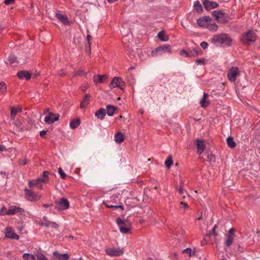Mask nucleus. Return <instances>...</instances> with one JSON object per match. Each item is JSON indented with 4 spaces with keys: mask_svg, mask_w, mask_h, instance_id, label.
Masks as SVG:
<instances>
[{
    "mask_svg": "<svg viewBox=\"0 0 260 260\" xmlns=\"http://www.w3.org/2000/svg\"><path fill=\"white\" fill-rule=\"evenodd\" d=\"M8 60L11 64L17 62V58L14 55H10L8 57Z\"/></svg>",
    "mask_w": 260,
    "mask_h": 260,
    "instance_id": "obj_41",
    "label": "nucleus"
},
{
    "mask_svg": "<svg viewBox=\"0 0 260 260\" xmlns=\"http://www.w3.org/2000/svg\"><path fill=\"white\" fill-rule=\"evenodd\" d=\"M256 40V34L251 30L243 33L240 38L241 43L245 46H250Z\"/></svg>",
    "mask_w": 260,
    "mask_h": 260,
    "instance_id": "obj_2",
    "label": "nucleus"
},
{
    "mask_svg": "<svg viewBox=\"0 0 260 260\" xmlns=\"http://www.w3.org/2000/svg\"><path fill=\"white\" fill-rule=\"evenodd\" d=\"M180 55L181 56H184L185 57H188V50H185L183 49V50H180Z\"/></svg>",
    "mask_w": 260,
    "mask_h": 260,
    "instance_id": "obj_47",
    "label": "nucleus"
},
{
    "mask_svg": "<svg viewBox=\"0 0 260 260\" xmlns=\"http://www.w3.org/2000/svg\"><path fill=\"white\" fill-rule=\"evenodd\" d=\"M39 184H40V182H39V180H38V179H37L36 180H30L28 182V185L30 188H31L34 186H37V185Z\"/></svg>",
    "mask_w": 260,
    "mask_h": 260,
    "instance_id": "obj_38",
    "label": "nucleus"
},
{
    "mask_svg": "<svg viewBox=\"0 0 260 260\" xmlns=\"http://www.w3.org/2000/svg\"><path fill=\"white\" fill-rule=\"evenodd\" d=\"M84 74V73L83 72V71H81V70L78 71L76 73V75H79V76H82Z\"/></svg>",
    "mask_w": 260,
    "mask_h": 260,
    "instance_id": "obj_59",
    "label": "nucleus"
},
{
    "mask_svg": "<svg viewBox=\"0 0 260 260\" xmlns=\"http://www.w3.org/2000/svg\"><path fill=\"white\" fill-rule=\"evenodd\" d=\"M212 42L216 46L230 47L232 44V39L229 34L221 33L214 35L212 39Z\"/></svg>",
    "mask_w": 260,
    "mask_h": 260,
    "instance_id": "obj_1",
    "label": "nucleus"
},
{
    "mask_svg": "<svg viewBox=\"0 0 260 260\" xmlns=\"http://www.w3.org/2000/svg\"><path fill=\"white\" fill-rule=\"evenodd\" d=\"M158 38L161 41L167 42L169 40V36L167 35L164 30L159 31L157 34Z\"/></svg>",
    "mask_w": 260,
    "mask_h": 260,
    "instance_id": "obj_26",
    "label": "nucleus"
},
{
    "mask_svg": "<svg viewBox=\"0 0 260 260\" xmlns=\"http://www.w3.org/2000/svg\"><path fill=\"white\" fill-rule=\"evenodd\" d=\"M106 114V110L103 108H100L95 113V116L98 117V118L103 120L105 118V116Z\"/></svg>",
    "mask_w": 260,
    "mask_h": 260,
    "instance_id": "obj_23",
    "label": "nucleus"
},
{
    "mask_svg": "<svg viewBox=\"0 0 260 260\" xmlns=\"http://www.w3.org/2000/svg\"><path fill=\"white\" fill-rule=\"evenodd\" d=\"M240 74L239 69L236 67H232L228 73V78L229 81L234 82L238 75Z\"/></svg>",
    "mask_w": 260,
    "mask_h": 260,
    "instance_id": "obj_8",
    "label": "nucleus"
},
{
    "mask_svg": "<svg viewBox=\"0 0 260 260\" xmlns=\"http://www.w3.org/2000/svg\"><path fill=\"white\" fill-rule=\"evenodd\" d=\"M106 78L105 75H98L94 77V82L95 84L104 82V78Z\"/></svg>",
    "mask_w": 260,
    "mask_h": 260,
    "instance_id": "obj_33",
    "label": "nucleus"
},
{
    "mask_svg": "<svg viewBox=\"0 0 260 260\" xmlns=\"http://www.w3.org/2000/svg\"><path fill=\"white\" fill-rule=\"evenodd\" d=\"M37 187L40 189H43V185L42 183H40L39 184H38Z\"/></svg>",
    "mask_w": 260,
    "mask_h": 260,
    "instance_id": "obj_64",
    "label": "nucleus"
},
{
    "mask_svg": "<svg viewBox=\"0 0 260 260\" xmlns=\"http://www.w3.org/2000/svg\"><path fill=\"white\" fill-rule=\"evenodd\" d=\"M196 142V144L197 146V152L199 154H201L203 152L205 148L204 141L203 140L197 139Z\"/></svg>",
    "mask_w": 260,
    "mask_h": 260,
    "instance_id": "obj_18",
    "label": "nucleus"
},
{
    "mask_svg": "<svg viewBox=\"0 0 260 260\" xmlns=\"http://www.w3.org/2000/svg\"><path fill=\"white\" fill-rule=\"evenodd\" d=\"M59 115L54 114L53 113L49 112L45 117V122L48 124H52L59 119Z\"/></svg>",
    "mask_w": 260,
    "mask_h": 260,
    "instance_id": "obj_10",
    "label": "nucleus"
},
{
    "mask_svg": "<svg viewBox=\"0 0 260 260\" xmlns=\"http://www.w3.org/2000/svg\"><path fill=\"white\" fill-rule=\"evenodd\" d=\"M91 39V36L88 35L87 36V41H88V44L89 45V51H90V41Z\"/></svg>",
    "mask_w": 260,
    "mask_h": 260,
    "instance_id": "obj_57",
    "label": "nucleus"
},
{
    "mask_svg": "<svg viewBox=\"0 0 260 260\" xmlns=\"http://www.w3.org/2000/svg\"><path fill=\"white\" fill-rule=\"evenodd\" d=\"M219 22H220L221 23H225L228 22L227 19L225 18H223V17L218 20Z\"/></svg>",
    "mask_w": 260,
    "mask_h": 260,
    "instance_id": "obj_58",
    "label": "nucleus"
},
{
    "mask_svg": "<svg viewBox=\"0 0 260 260\" xmlns=\"http://www.w3.org/2000/svg\"><path fill=\"white\" fill-rule=\"evenodd\" d=\"M7 90V85L3 81L0 82V93H3Z\"/></svg>",
    "mask_w": 260,
    "mask_h": 260,
    "instance_id": "obj_40",
    "label": "nucleus"
},
{
    "mask_svg": "<svg viewBox=\"0 0 260 260\" xmlns=\"http://www.w3.org/2000/svg\"><path fill=\"white\" fill-rule=\"evenodd\" d=\"M5 236L6 237L12 239H16L18 240L19 238V236L11 228H7L6 229L5 232Z\"/></svg>",
    "mask_w": 260,
    "mask_h": 260,
    "instance_id": "obj_13",
    "label": "nucleus"
},
{
    "mask_svg": "<svg viewBox=\"0 0 260 260\" xmlns=\"http://www.w3.org/2000/svg\"><path fill=\"white\" fill-rule=\"evenodd\" d=\"M227 239L225 240V245L230 247L233 243L234 240V237H232L231 235H226Z\"/></svg>",
    "mask_w": 260,
    "mask_h": 260,
    "instance_id": "obj_36",
    "label": "nucleus"
},
{
    "mask_svg": "<svg viewBox=\"0 0 260 260\" xmlns=\"http://www.w3.org/2000/svg\"><path fill=\"white\" fill-rule=\"evenodd\" d=\"M39 224L42 226H45L46 228L51 227L53 229H57L59 226L58 224L56 222L50 221L49 220L46 221H41Z\"/></svg>",
    "mask_w": 260,
    "mask_h": 260,
    "instance_id": "obj_17",
    "label": "nucleus"
},
{
    "mask_svg": "<svg viewBox=\"0 0 260 260\" xmlns=\"http://www.w3.org/2000/svg\"><path fill=\"white\" fill-rule=\"evenodd\" d=\"M196 62L199 64H204L205 63L204 59H198L196 60Z\"/></svg>",
    "mask_w": 260,
    "mask_h": 260,
    "instance_id": "obj_54",
    "label": "nucleus"
},
{
    "mask_svg": "<svg viewBox=\"0 0 260 260\" xmlns=\"http://www.w3.org/2000/svg\"><path fill=\"white\" fill-rule=\"evenodd\" d=\"M53 260H68L69 258L68 254H59L57 251L53 252Z\"/></svg>",
    "mask_w": 260,
    "mask_h": 260,
    "instance_id": "obj_14",
    "label": "nucleus"
},
{
    "mask_svg": "<svg viewBox=\"0 0 260 260\" xmlns=\"http://www.w3.org/2000/svg\"><path fill=\"white\" fill-rule=\"evenodd\" d=\"M50 172L47 171H43L41 176L38 177L37 179L39 180L40 183H46L49 181L48 175Z\"/></svg>",
    "mask_w": 260,
    "mask_h": 260,
    "instance_id": "obj_19",
    "label": "nucleus"
},
{
    "mask_svg": "<svg viewBox=\"0 0 260 260\" xmlns=\"http://www.w3.org/2000/svg\"><path fill=\"white\" fill-rule=\"evenodd\" d=\"M52 206H53L52 204H45L43 205V206L45 208H48V207H51Z\"/></svg>",
    "mask_w": 260,
    "mask_h": 260,
    "instance_id": "obj_61",
    "label": "nucleus"
},
{
    "mask_svg": "<svg viewBox=\"0 0 260 260\" xmlns=\"http://www.w3.org/2000/svg\"><path fill=\"white\" fill-rule=\"evenodd\" d=\"M211 18L209 16H204L199 18L197 21V23L198 26L200 27H207L208 23L210 22Z\"/></svg>",
    "mask_w": 260,
    "mask_h": 260,
    "instance_id": "obj_12",
    "label": "nucleus"
},
{
    "mask_svg": "<svg viewBox=\"0 0 260 260\" xmlns=\"http://www.w3.org/2000/svg\"><path fill=\"white\" fill-rule=\"evenodd\" d=\"M180 205H181V208L184 209L185 210H186L189 208V206L187 205V204L186 203H184L183 202H181L180 203Z\"/></svg>",
    "mask_w": 260,
    "mask_h": 260,
    "instance_id": "obj_52",
    "label": "nucleus"
},
{
    "mask_svg": "<svg viewBox=\"0 0 260 260\" xmlns=\"http://www.w3.org/2000/svg\"><path fill=\"white\" fill-rule=\"evenodd\" d=\"M55 16L56 18L64 25H70L69 19L66 16L59 13H56Z\"/></svg>",
    "mask_w": 260,
    "mask_h": 260,
    "instance_id": "obj_21",
    "label": "nucleus"
},
{
    "mask_svg": "<svg viewBox=\"0 0 260 260\" xmlns=\"http://www.w3.org/2000/svg\"><path fill=\"white\" fill-rule=\"evenodd\" d=\"M6 208L4 206L3 207L1 210H0V215H7V211Z\"/></svg>",
    "mask_w": 260,
    "mask_h": 260,
    "instance_id": "obj_50",
    "label": "nucleus"
},
{
    "mask_svg": "<svg viewBox=\"0 0 260 260\" xmlns=\"http://www.w3.org/2000/svg\"><path fill=\"white\" fill-rule=\"evenodd\" d=\"M182 253H186L188 255L189 257L195 255V252H192V250L190 248H187L182 251Z\"/></svg>",
    "mask_w": 260,
    "mask_h": 260,
    "instance_id": "obj_39",
    "label": "nucleus"
},
{
    "mask_svg": "<svg viewBox=\"0 0 260 260\" xmlns=\"http://www.w3.org/2000/svg\"><path fill=\"white\" fill-rule=\"evenodd\" d=\"M203 5L207 10H210L212 9L218 7L219 5L215 2L210 1L209 0H202Z\"/></svg>",
    "mask_w": 260,
    "mask_h": 260,
    "instance_id": "obj_11",
    "label": "nucleus"
},
{
    "mask_svg": "<svg viewBox=\"0 0 260 260\" xmlns=\"http://www.w3.org/2000/svg\"><path fill=\"white\" fill-rule=\"evenodd\" d=\"M80 124V120L79 119H76L75 120H72L70 123V126L71 128L75 129L78 127Z\"/></svg>",
    "mask_w": 260,
    "mask_h": 260,
    "instance_id": "obj_32",
    "label": "nucleus"
},
{
    "mask_svg": "<svg viewBox=\"0 0 260 260\" xmlns=\"http://www.w3.org/2000/svg\"><path fill=\"white\" fill-rule=\"evenodd\" d=\"M17 76L20 79H25L26 80H29L31 78V74L27 71L18 72Z\"/></svg>",
    "mask_w": 260,
    "mask_h": 260,
    "instance_id": "obj_16",
    "label": "nucleus"
},
{
    "mask_svg": "<svg viewBox=\"0 0 260 260\" xmlns=\"http://www.w3.org/2000/svg\"><path fill=\"white\" fill-rule=\"evenodd\" d=\"M90 100V94H88V93L86 94L85 95V97H84V98L83 99V100H82L81 102L80 108L81 109L85 108L86 107L89 103Z\"/></svg>",
    "mask_w": 260,
    "mask_h": 260,
    "instance_id": "obj_22",
    "label": "nucleus"
},
{
    "mask_svg": "<svg viewBox=\"0 0 260 260\" xmlns=\"http://www.w3.org/2000/svg\"><path fill=\"white\" fill-rule=\"evenodd\" d=\"M17 113V112L15 110V108H12L11 110V117L12 119H14Z\"/></svg>",
    "mask_w": 260,
    "mask_h": 260,
    "instance_id": "obj_45",
    "label": "nucleus"
},
{
    "mask_svg": "<svg viewBox=\"0 0 260 260\" xmlns=\"http://www.w3.org/2000/svg\"><path fill=\"white\" fill-rule=\"evenodd\" d=\"M14 2V0H5L4 3L6 5L12 4Z\"/></svg>",
    "mask_w": 260,
    "mask_h": 260,
    "instance_id": "obj_55",
    "label": "nucleus"
},
{
    "mask_svg": "<svg viewBox=\"0 0 260 260\" xmlns=\"http://www.w3.org/2000/svg\"><path fill=\"white\" fill-rule=\"evenodd\" d=\"M58 74L60 76H63L64 75V72L62 70H59L58 72Z\"/></svg>",
    "mask_w": 260,
    "mask_h": 260,
    "instance_id": "obj_62",
    "label": "nucleus"
},
{
    "mask_svg": "<svg viewBox=\"0 0 260 260\" xmlns=\"http://www.w3.org/2000/svg\"><path fill=\"white\" fill-rule=\"evenodd\" d=\"M58 173L62 179H64L66 177V174L63 172L60 167L58 168Z\"/></svg>",
    "mask_w": 260,
    "mask_h": 260,
    "instance_id": "obj_46",
    "label": "nucleus"
},
{
    "mask_svg": "<svg viewBox=\"0 0 260 260\" xmlns=\"http://www.w3.org/2000/svg\"><path fill=\"white\" fill-rule=\"evenodd\" d=\"M14 124L17 127L20 128L21 129H23V128L21 127L22 123L19 120H16L14 123Z\"/></svg>",
    "mask_w": 260,
    "mask_h": 260,
    "instance_id": "obj_49",
    "label": "nucleus"
},
{
    "mask_svg": "<svg viewBox=\"0 0 260 260\" xmlns=\"http://www.w3.org/2000/svg\"><path fill=\"white\" fill-rule=\"evenodd\" d=\"M124 137L123 134L121 132H118L115 134L114 140L117 143L120 144L123 141Z\"/></svg>",
    "mask_w": 260,
    "mask_h": 260,
    "instance_id": "obj_27",
    "label": "nucleus"
},
{
    "mask_svg": "<svg viewBox=\"0 0 260 260\" xmlns=\"http://www.w3.org/2000/svg\"><path fill=\"white\" fill-rule=\"evenodd\" d=\"M171 46L169 45H165L157 47L155 50H152L151 54L153 56L161 55L166 52H171Z\"/></svg>",
    "mask_w": 260,
    "mask_h": 260,
    "instance_id": "obj_4",
    "label": "nucleus"
},
{
    "mask_svg": "<svg viewBox=\"0 0 260 260\" xmlns=\"http://www.w3.org/2000/svg\"><path fill=\"white\" fill-rule=\"evenodd\" d=\"M15 109L17 111V113L20 112L22 111V108L20 107H17V108H15Z\"/></svg>",
    "mask_w": 260,
    "mask_h": 260,
    "instance_id": "obj_63",
    "label": "nucleus"
},
{
    "mask_svg": "<svg viewBox=\"0 0 260 260\" xmlns=\"http://www.w3.org/2000/svg\"><path fill=\"white\" fill-rule=\"evenodd\" d=\"M117 224L119 227V230L123 234H127L130 231L131 223L126 220H122L118 218L116 220Z\"/></svg>",
    "mask_w": 260,
    "mask_h": 260,
    "instance_id": "obj_3",
    "label": "nucleus"
},
{
    "mask_svg": "<svg viewBox=\"0 0 260 260\" xmlns=\"http://www.w3.org/2000/svg\"><path fill=\"white\" fill-rule=\"evenodd\" d=\"M22 211H23V209L21 208H20L16 206H11L9 208V209L7 211V215H13L17 213H21Z\"/></svg>",
    "mask_w": 260,
    "mask_h": 260,
    "instance_id": "obj_15",
    "label": "nucleus"
},
{
    "mask_svg": "<svg viewBox=\"0 0 260 260\" xmlns=\"http://www.w3.org/2000/svg\"><path fill=\"white\" fill-rule=\"evenodd\" d=\"M47 132H48V131H45V130L40 132V136L42 138L44 137L45 135L47 134Z\"/></svg>",
    "mask_w": 260,
    "mask_h": 260,
    "instance_id": "obj_56",
    "label": "nucleus"
},
{
    "mask_svg": "<svg viewBox=\"0 0 260 260\" xmlns=\"http://www.w3.org/2000/svg\"><path fill=\"white\" fill-rule=\"evenodd\" d=\"M24 192L25 193V198L27 200L30 201H37L39 200L41 198V196H40L39 194L32 191L28 189L25 188L24 189Z\"/></svg>",
    "mask_w": 260,
    "mask_h": 260,
    "instance_id": "obj_5",
    "label": "nucleus"
},
{
    "mask_svg": "<svg viewBox=\"0 0 260 260\" xmlns=\"http://www.w3.org/2000/svg\"><path fill=\"white\" fill-rule=\"evenodd\" d=\"M200 46L203 49H206L207 48L208 44L206 42H202L201 43Z\"/></svg>",
    "mask_w": 260,
    "mask_h": 260,
    "instance_id": "obj_51",
    "label": "nucleus"
},
{
    "mask_svg": "<svg viewBox=\"0 0 260 260\" xmlns=\"http://www.w3.org/2000/svg\"><path fill=\"white\" fill-rule=\"evenodd\" d=\"M6 150V147L3 145H0V151H5Z\"/></svg>",
    "mask_w": 260,
    "mask_h": 260,
    "instance_id": "obj_60",
    "label": "nucleus"
},
{
    "mask_svg": "<svg viewBox=\"0 0 260 260\" xmlns=\"http://www.w3.org/2000/svg\"><path fill=\"white\" fill-rule=\"evenodd\" d=\"M113 200V197L110 198V201H107L106 202H103V204L105 205V206L109 208H114L116 209L118 208V205H113L111 204Z\"/></svg>",
    "mask_w": 260,
    "mask_h": 260,
    "instance_id": "obj_29",
    "label": "nucleus"
},
{
    "mask_svg": "<svg viewBox=\"0 0 260 260\" xmlns=\"http://www.w3.org/2000/svg\"><path fill=\"white\" fill-rule=\"evenodd\" d=\"M202 52V50L199 47L195 48L192 50L188 49V57L198 56L201 54Z\"/></svg>",
    "mask_w": 260,
    "mask_h": 260,
    "instance_id": "obj_20",
    "label": "nucleus"
},
{
    "mask_svg": "<svg viewBox=\"0 0 260 260\" xmlns=\"http://www.w3.org/2000/svg\"><path fill=\"white\" fill-rule=\"evenodd\" d=\"M207 160L209 162H214L215 161V156L213 154L208 155Z\"/></svg>",
    "mask_w": 260,
    "mask_h": 260,
    "instance_id": "obj_43",
    "label": "nucleus"
},
{
    "mask_svg": "<svg viewBox=\"0 0 260 260\" xmlns=\"http://www.w3.org/2000/svg\"><path fill=\"white\" fill-rule=\"evenodd\" d=\"M107 109V114L109 116H112L113 115L114 111L116 109V108L114 106L111 105H107L106 107Z\"/></svg>",
    "mask_w": 260,
    "mask_h": 260,
    "instance_id": "obj_28",
    "label": "nucleus"
},
{
    "mask_svg": "<svg viewBox=\"0 0 260 260\" xmlns=\"http://www.w3.org/2000/svg\"><path fill=\"white\" fill-rule=\"evenodd\" d=\"M227 235H231L232 237H234L235 235V230L233 228L231 229Z\"/></svg>",
    "mask_w": 260,
    "mask_h": 260,
    "instance_id": "obj_53",
    "label": "nucleus"
},
{
    "mask_svg": "<svg viewBox=\"0 0 260 260\" xmlns=\"http://www.w3.org/2000/svg\"><path fill=\"white\" fill-rule=\"evenodd\" d=\"M37 260H48L42 253H38L36 255Z\"/></svg>",
    "mask_w": 260,
    "mask_h": 260,
    "instance_id": "obj_42",
    "label": "nucleus"
},
{
    "mask_svg": "<svg viewBox=\"0 0 260 260\" xmlns=\"http://www.w3.org/2000/svg\"><path fill=\"white\" fill-rule=\"evenodd\" d=\"M173 164V160L171 155H169L165 160V164L167 168H170Z\"/></svg>",
    "mask_w": 260,
    "mask_h": 260,
    "instance_id": "obj_37",
    "label": "nucleus"
},
{
    "mask_svg": "<svg viewBox=\"0 0 260 260\" xmlns=\"http://www.w3.org/2000/svg\"><path fill=\"white\" fill-rule=\"evenodd\" d=\"M208 96V94L207 93L204 92L203 97L200 102L201 106L203 108H206L209 104V102L206 100Z\"/></svg>",
    "mask_w": 260,
    "mask_h": 260,
    "instance_id": "obj_25",
    "label": "nucleus"
},
{
    "mask_svg": "<svg viewBox=\"0 0 260 260\" xmlns=\"http://www.w3.org/2000/svg\"><path fill=\"white\" fill-rule=\"evenodd\" d=\"M210 31H216L218 29V26L215 23H208L206 27Z\"/></svg>",
    "mask_w": 260,
    "mask_h": 260,
    "instance_id": "obj_34",
    "label": "nucleus"
},
{
    "mask_svg": "<svg viewBox=\"0 0 260 260\" xmlns=\"http://www.w3.org/2000/svg\"><path fill=\"white\" fill-rule=\"evenodd\" d=\"M109 86L111 88L118 87L121 90H123L125 84L121 78L115 77L113 79Z\"/></svg>",
    "mask_w": 260,
    "mask_h": 260,
    "instance_id": "obj_6",
    "label": "nucleus"
},
{
    "mask_svg": "<svg viewBox=\"0 0 260 260\" xmlns=\"http://www.w3.org/2000/svg\"><path fill=\"white\" fill-rule=\"evenodd\" d=\"M226 143L228 146L231 148H235L236 145V144L234 141L233 138L232 137H229L226 139Z\"/></svg>",
    "mask_w": 260,
    "mask_h": 260,
    "instance_id": "obj_30",
    "label": "nucleus"
},
{
    "mask_svg": "<svg viewBox=\"0 0 260 260\" xmlns=\"http://www.w3.org/2000/svg\"><path fill=\"white\" fill-rule=\"evenodd\" d=\"M224 14L225 13L221 10L214 11L212 14L213 17L217 21L219 20V19L221 18Z\"/></svg>",
    "mask_w": 260,
    "mask_h": 260,
    "instance_id": "obj_24",
    "label": "nucleus"
},
{
    "mask_svg": "<svg viewBox=\"0 0 260 260\" xmlns=\"http://www.w3.org/2000/svg\"><path fill=\"white\" fill-rule=\"evenodd\" d=\"M105 252L107 255L111 256H119L123 253V250L119 248H107Z\"/></svg>",
    "mask_w": 260,
    "mask_h": 260,
    "instance_id": "obj_9",
    "label": "nucleus"
},
{
    "mask_svg": "<svg viewBox=\"0 0 260 260\" xmlns=\"http://www.w3.org/2000/svg\"><path fill=\"white\" fill-rule=\"evenodd\" d=\"M216 228V225H215L211 231H210L209 233L207 234V236H211L212 235H214L215 236H217V234L215 232V229Z\"/></svg>",
    "mask_w": 260,
    "mask_h": 260,
    "instance_id": "obj_44",
    "label": "nucleus"
},
{
    "mask_svg": "<svg viewBox=\"0 0 260 260\" xmlns=\"http://www.w3.org/2000/svg\"><path fill=\"white\" fill-rule=\"evenodd\" d=\"M22 257L25 260H37L36 256L27 253H24Z\"/></svg>",
    "mask_w": 260,
    "mask_h": 260,
    "instance_id": "obj_35",
    "label": "nucleus"
},
{
    "mask_svg": "<svg viewBox=\"0 0 260 260\" xmlns=\"http://www.w3.org/2000/svg\"><path fill=\"white\" fill-rule=\"evenodd\" d=\"M179 192L180 195L182 196V199H184L185 197V194H187V192L185 191H184L181 187H180Z\"/></svg>",
    "mask_w": 260,
    "mask_h": 260,
    "instance_id": "obj_48",
    "label": "nucleus"
},
{
    "mask_svg": "<svg viewBox=\"0 0 260 260\" xmlns=\"http://www.w3.org/2000/svg\"><path fill=\"white\" fill-rule=\"evenodd\" d=\"M193 8L198 13H201L203 11L202 6L199 1L194 2L193 4Z\"/></svg>",
    "mask_w": 260,
    "mask_h": 260,
    "instance_id": "obj_31",
    "label": "nucleus"
},
{
    "mask_svg": "<svg viewBox=\"0 0 260 260\" xmlns=\"http://www.w3.org/2000/svg\"><path fill=\"white\" fill-rule=\"evenodd\" d=\"M56 205L55 208L58 210H63L68 209L70 206L69 202L65 198H61L58 201H56Z\"/></svg>",
    "mask_w": 260,
    "mask_h": 260,
    "instance_id": "obj_7",
    "label": "nucleus"
}]
</instances>
